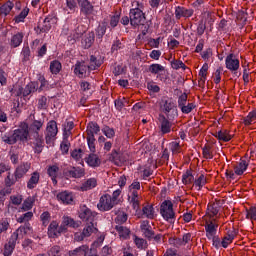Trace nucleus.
<instances>
[{
	"label": "nucleus",
	"instance_id": "2f4dec72",
	"mask_svg": "<svg viewBox=\"0 0 256 256\" xmlns=\"http://www.w3.org/2000/svg\"><path fill=\"white\" fill-rule=\"evenodd\" d=\"M207 211L208 217L210 219H213V217H217V215L219 214V205L215 203L208 204Z\"/></svg>",
	"mask_w": 256,
	"mask_h": 256
},
{
	"label": "nucleus",
	"instance_id": "412c9836",
	"mask_svg": "<svg viewBox=\"0 0 256 256\" xmlns=\"http://www.w3.org/2000/svg\"><path fill=\"white\" fill-rule=\"evenodd\" d=\"M95 43V32H88L82 39V47L89 49Z\"/></svg>",
	"mask_w": 256,
	"mask_h": 256
},
{
	"label": "nucleus",
	"instance_id": "13d9d810",
	"mask_svg": "<svg viewBox=\"0 0 256 256\" xmlns=\"http://www.w3.org/2000/svg\"><path fill=\"white\" fill-rule=\"evenodd\" d=\"M127 219H129V216L125 212H121L117 215L115 222L118 225H123V223H127Z\"/></svg>",
	"mask_w": 256,
	"mask_h": 256
},
{
	"label": "nucleus",
	"instance_id": "bb28decb",
	"mask_svg": "<svg viewBox=\"0 0 256 256\" xmlns=\"http://www.w3.org/2000/svg\"><path fill=\"white\" fill-rule=\"evenodd\" d=\"M149 71L150 73H152V75H157L158 79H160V81H163V78L161 77V72L165 71V68L163 67V65L161 64H151L149 66Z\"/></svg>",
	"mask_w": 256,
	"mask_h": 256
},
{
	"label": "nucleus",
	"instance_id": "7ed1b4c3",
	"mask_svg": "<svg viewBox=\"0 0 256 256\" xmlns=\"http://www.w3.org/2000/svg\"><path fill=\"white\" fill-rule=\"evenodd\" d=\"M249 167V162L247 161H240L233 164L234 170H226L225 175L227 179H231L232 181H235L237 177H241L245 171H247Z\"/></svg>",
	"mask_w": 256,
	"mask_h": 256
},
{
	"label": "nucleus",
	"instance_id": "a211bd4d",
	"mask_svg": "<svg viewBox=\"0 0 256 256\" xmlns=\"http://www.w3.org/2000/svg\"><path fill=\"white\" fill-rule=\"evenodd\" d=\"M29 169H31V164L29 162H26V163L18 166L14 173L16 180L19 181V179H22V177H25V175L27 174V171H29Z\"/></svg>",
	"mask_w": 256,
	"mask_h": 256
},
{
	"label": "nucleus",
	"instance_id": "f3484780",
	"mask_svg": "<svg viewBox=\"0 0 256 256\" xmlns=\"http://www.w3.org/2000/svg\"><path fill=\"white\" fill-rule=\"evenodd\" d=\"M48 237L49 239H57L61 237L59 232V223L57 221H52L48 226Z\"/></svg>",
	"mask_w": 256,
	"mask_h": 256
},
{
	"label": "nucleus",
	"instance_id": "a18cd8bd",
	"mask_svg": "<svg viewBox=\"0 0 256 256\" xmlns=\"http://www.w3.org/2000/svg\"><path fill=\"white\" fill-rule=\"evenodd\" d=\"M111 157H112L113 161H127L128 154L113 151L112 154H111Z\"/></svg>",
	"mask_w": 256,
	"mask_h": 256
},
{
	"label": "nucleus",
	"instance_id": "4c0bfd02",
	"mask_svg": "<svg viewBox=\"0 0 256 256\" xmlns=\"http://www.w3.org/2000/svg\"><path fill=\"white\" fill-rule=\"evenodd\" d=\"M256 121V109L249 112V114L243 119V123L246 126L253 125Z\"/></svg>",
	"mask_w": 256,
	"mask_h": 256
},
{
	"label": "nucleus",
	"instance_id": "0e129e2a",
	"mask_svg": "<svg viewBox=\"0 0 256 256\" xmlns=\"http://www.w3.org/2000/svg\"><path fill=\"white\" fill-rule=\"evenodd\" d=\"M102 133L108 138L113 139L115 137V130L113 128H110L108 126L104 127L102 129Z\"/></svg>",
	"mask_w": 256,
	"mask_h": 256
},
{
	"label": "nucleus",
	"instance_id": "58836bf2",
	"mask_svg": "<svg viewBox=\"0 0 256 256\" xmlns=\"http://www.w3.org/2000/svg\"><path fill=\"white\" fill-rule=\"evenodd\" d=\"M14 4L11 1L6 2L4 5L0 7V13L1 15H9L11 11L13 10Z\"/></svg>",
	"mask_w": 256,
	"mask_h": 256
},
{
	"label": "nucleus",
	"instance_id": "ddd939ff",
	"mask_svg": "<svg viewBox=\"0 0 256 256\" xmlns=\"http://www.w3.org/2000/svg\"><path fill=\"white\" fill-rule=\"evenodd\" d=\"M77 3L80 7V13L84 15V17H89L93 15V11H95V7L89 0H77Z\"/></svg>",
	"mask_w": 256,
	"mask_h": 256
},
{
	"label": "nucleus",
	"instance_id": "7c9ffc66",
	"mask_svg": "<svg viewBox=\"0 0 256 256\" xmlns=\"http://www.w3.org/2000/svg\"><path fill=\"white\" fill-rule=\"evenodd\" d=\"M115 230L117 231V233L122 239H127L129 235H131V230H129V228L122 225L115 226Z\"/></svg>",
	"mask_w": 256,
	"mask_h": 256
},
{
	"label": "nucleus",
	"instance_id": "c756f323",
	"mask_svg": "<svg viewBox=\"0 0 256 256\" xmlns=\"http://www.w3.org/2000/svg\"><path fill=\"white\" fill-rule=\"evenodd\" d=\"M2 141L7 145H15V143H17L15 131L4 134L2 136Z\"/></svg>",
	"mask_w": 256,
	"mask_h": 256
},
{
	"label": "nucleus",
	"instance_id": "f8f14e48",
	"mask_svg": "<svg viewBox=\"0 0 256 256\" xmlns=\"http://www.w3.org/2000/svg\"><path fill=\"white\" fill-rule=\"evenodd\" d=\"M63 175L64 177H66V179H81V177H85V169L81 167H72L71 169H64Z\"/></svg>",
	"mask_w": 256,
	"mask_h": 256
},
{
	"label": "nucleus",
	"instance_id": "8fccbe9b",
	"mask_svg": "<svg viewBox=\"0 0 256 256\" xmlns=\"http://www.w3.org/2000/svg\"><path fill=\"white\" fill-rule=\"evenodd\" d=\"M207 71H209V65L205 63L199 71V77L202 83H205V81L207 80Z\"/></svg>",
	"mask_w": 256,
	"mask_h": 256
},
{
	"label": "nucleus",
	"instance_id": "69168bd1",
	"mask_svg": "<svg viewBox=\"0 0 256 256\" xmlns=\"http://www.w3.org/2000/svg\"><path fill=\"white\" fill-rule=\"evenodd\" d=\"M48 255L49 256H61V247L60 246H52L49 250H48Z\"/></svg>",
	"mask_w": 256,
	"mask_h": 256
},
{
	"label": "nucleus",
	"instance_id": "9d476101",
	"mask_svg": "<svg viewBox=\"0 0 256 256\" xmlns=\"http://www.w3.org/2000/svg\"><path fill=\"white\" fill-rule=\"evenodd\" d=\"M136 215L139 219H154L157 217V214H155V208L151 204H147L142 207V210L140 209L137 211Z\"/></svg>",
	"mask_w": 256,
	"mask_h": 256
},
{
	"label": "nucleus",
	"instance_id": "2eb2a0df",
	"mask_svg": "<svg viewBox=\"0 0 256 256\" xmlns=\"http://www.w3.org/2000/svg\"><path fill=\"white\" fill-rule=\"evenodd\" d=\"M54 19L53 16L48 15L42 22L40 21L37 26L38 33H49L51 31V23H53Z\"/></svg>",
	"mask_w": 256,
	"mask_h": 256
},
{
	"label": "nucleus",
	"instance_id": "0eeeda50",
	"mask_svg": "<svg viewBox=\"0 0 256 256\" xmlns=\"http://www.w3.org/2000/svg\"><path fill=\"white\" fill-rule=\"evenodd\" d=\"M57 133H59L57 122L54 120L49 121L47 123L46 132H45L46 143L47 144L52 143V141L55 140V137H57Z\"/></svg>",
	"mask_w": 256,
	"mask_h": 256
},
{
	"label": "nucleus",
	"instance_id": "4468645a",
	"mask_svg": "<svg viewBox=\"0 0 256 256\" xmlns=\"http://www.w3.org/2000/svg\"><path fill=\"white\" fill-rule=\"evenodd\" d=\"M217 220L213 219L205 224L206 237L211 241L214 235H217V229H219V224L215 223Z\"/></svg>",
	"mask_w": 256,
	"mask_h": 256
},
{
	"label": "nucleus",
	"instance_id": "9b49d317",
	"mask_svg": "<svg viewBox=\"0 0 256 256\" xmlns=\"http://www.w3.org/2000/svg\"><path fill=\"white\" fill-rule=\"evenodd\" d=\"M194 13H195V10L191 8L176 6L174 15H175V19L179 21V19H189L190 17H193Z\"/></svg>",
	"mask_w": 256,
	"mask_h": 256
},
{
	"label": "nucleus",
	"instance_id": "c85d7f7f",
	"mask_svg": "<svg viewBox=\"0 0 256 256\" xmlns=\"http://www.w3.org/2000/svg\"><path fill=\"white\" fill-rule=\"evenodd\" d=\"M87 69H88L87 65H85L84 63L78 62L75 65L74 73L75 75H77V77L82 78L83 75L87 73Z\"/></svg>",
	"mask_w": 256,
	"mask_h": 256
},
{
	"label": "nucleus",
	"instance_id": "4d7b16f0",
	"mask_svg": "<svg viewBox=\"0 0 256 256\" xmlns=\"http://www.w3.org/2000/svg\"><path fill=\"white\" fill-rule=\"evenodd\" d=\"M246 219L256 221V206H251L249 209L246 210Z\"/></svg>",
	"mask_w": 256,
	"mask_h": 256
},
{
	"label": "nucleus",
	"instance_id": "79ce46f5",
	"mask_svg": "<svg viewBox=\"0 0 256 256\" xmlns=\"http://www.w3.org/2000/svg\"><path fill=\"white\" fill-rule=\"evenodd\" d=\"M105 241V235H100L91 245L90 251H94L96 253L97 249L103 245Z\"/></svg>",
	"mask_w": 256,
	"mask_h": 256
},
{
	"label": "nucleus",
	"instance_id": "39448f33",
	"mask_svg": "<svg viewBox=\"0 0 256 256\" xmlns=\"http://www.w3.org/2000/svg\"><path fill=\"white\" fill-rule=\"evenodd\" d=\"M160 215L168 223H175V211H173V202L165 200L160 206Z\"/></svg>",
	"mask_w": 256,
	"mask_h": 256
},
{
	"label": "nucleus",
	"instance_id": "a878e982",
	"mask_svg": "<svg viewBox=\"0 0 256 256\" xmlns=\"http://www.w3.org/2000/svg\"><path fill=\"white\" fill-rule=\"evenodd\" d=\"M49 177L52 179L53 185H57V177L59 175V168L57 165L49 166L47 169Z\"/></svg>",
	"mask_w": 256,
	"mask_h": 256
},
{
	"label": "nucleus",
	"instance_id": "f03ea898",
	"mask_svg": "<svg viewBox=\"0 0 256 256\" xmlns=\"http://www.w3.org/2000/svg\"><path fill=\"white\" fill-rule=\"evenodd\" d=\"M85 226L82 232H76L74 234V241H85L88 237H91L93 233H99V228H97V222H84Z\"/></svg>",
	"mask_w": 256,
	"mask_h": 256
},
{
	"label": "nucleus",
	"instance_id": "338daca9",
	"mask_svg": "<svg viewBox=\"0 0 256 256\" xmlns=\"http://www.w3.org/2000/svg\"><path fill=\"white\" fill-rule=\"evenodd\" d=\"M47 97L42 96L38 99V109L45 110L47 109Z\"/></svg>",
	"mask_w": 256,
	"mask_h": 256
},
{
	"label": "nucleus",
	"instance_id": "72a5a7b5",
	"mask_svg": "<svg viewBox=\"0 0 256 256\" xmlns=\"http://www.w3.org/2000/svg\"><path fill=\"white\" fill-rule=\"evenodd\" d=\"M235 239V233L230 232L227 235H225L221 241V245L224 249H227L231 243H233V240Z\"/></svg>",
	"mask_w": 256,
	"mask_h": 256
},
{
	"label": "nucleus",
	"instance_id": "6ab92c4d",
	"mask_svg": "<svg viewBox=\"0 0 256 256\" xmlns=\"http://www.w3.org/2000/svg\"><path fill=\"white\" fill-rule=\"evenodd\" d=\"M58 201L64 203V205H71L73 203V192L63 191L57 194Z\"/></svg>",
	"mask_w": 256,
	"mask_h": 256
},
{
	"label": "nucleus",
	"instance_id": "aec40b11",
	"mask_svg": "<svg viewBox=\"0 0 256 256\" xmlns=\"http://www.w3.org/2000/svg\"><path fill=\"white\" fill-rule=\"evenodd\" d=\"M171 127L173 124L165 118V116L160 117V131L162 135H167V133H171Z\"/></svg>",
	"mask_w": 256,
	"mask_h": 256
},
{
	"label": "nucleus",
	"instance_id": "de8ad7c7",
	"mask_svg": "<svg viewBox=\"0 0 256 256\" xmlns=\"http://www.w3.org/2000/svg\"><path fill=\"white\" fill-rule=\"evenodd\" d=\"M40 221L42 222L43 227H47L51 223V213L45 211L40 215Z\"/></svg>",
	"mask_w": 256,
	"mask_h": 256
},
{
	"label": "nucleus",
	"instance_id": "680f3d73",
	"mask_svg": "<svg viewBox=\"0 0 256 256\" xmlns=\"http://www.w3.org/2000/svg\"><path fill=\"white\" fill-rule=\"evenodd\" d=\"M83 155H84V152H83V150L81 148L74 149L71 152V157H72V159H75V161H79V159H82Z\"/></svg>",
	"mask_w": 256,
	"mask_h": 256
},
{
	"label": "nucleus",
	"instance_id": "e2e57ef3",
	"mask_svg": "<svg viewBox=\"0 0 256 256\" xmlns=\"http://www.w3.org/2000/svg\"><path fill=\"white\" fill-rule=\"evenodd\" d=\"M62 223L65 224L66 227H77V223L75 222V220L69 216H64Z\"/></svg>",
	"mask_w": 256,
	"mask_h": 256
},
{
	"label": "nucleus",
	"instance_id": "774afa93",
	"mask_svg": "<svg viewBox=\"0 0 256 256\" xmlns=\"http://www.w3.org/2000/svg\"><path fill=\"white\" fill-rule=\"evenodd\" d=\"M13 251H15V246H11L10 244H5L3 255L11 256L13 255Z\"/></svg>",
	"mask_w": 256,
	"mask_h": 256
},
{
	"label": "nucleus",
	"instance_id": "603ef678",
	"mask_svg": "<svg viewBox=\"0 0 256 256\" xmlns=\"http://www.w3.org/2000/svg\"><path fill=\"white\" fill-rule=\"evenodd\" d=\"M33 203H35V198L29 197L27 200H25L22 204V210L23 211H31L33 209Z\"/></svg>",
	"mask_w": 256,
	"mask_h": 256
},
{
	"label": "nucleus",
	"instance_id": "1a4fd4ad",
	"mask_svg": "<svg viewBox=\"0 0 256 256\" xmlns=\"http://www.w3.org/2000/svg\"><path fill=\"white\" fill-rule=\"evenodd\" d=\"M115 205L117 204L111 199V195L104 194L101 196L97 207L99 211H111Z\"/></svg>",
	"mask_w": 256,
	"mask_h": 256
},
{
	"label": "nucleus",
	"instance_id": "49530a36",
	"mask_svg": "<svg viewBox=\"0 0 256 256\" xmlns=\"http://www.w3.org/2000/svg\"><path fill=\"white\" fill-rule=\"evenodd\" d=\"M33 219V212L28 211L17 218L18 223H29Z\"/></svg>",
	"mask_w": 256,
	"mask_h": 256
},
{
	"label": "nucleus",
	"instance_id": "20e7f679",
	"mask_svg": "<svg viewBox=\"0 0 256 256\" xmlns=\"http://www.w3.org/2000/svg\"><path fill=\"white\" fill-rule=\"evenodd\" d=\"M78 217L83 221V223H96L97 222V212L91 210L85 204H80L78 210Z\"/></svg>",
	"mask_w": 256,
	"mask_h": 256
},
{
	"label": "nucleus",
	"instance_id": "37998d69",
	"mask_svg": "<svg viewBox=\"0 0 256 256\" xmlns=\"http://www.w3.org/2000/svg\"><path fill=\"white\" fill-rule=\"evenodd\" d=\"M195 187H198V191H201L205 185H207V178H205V175L201 174L195 181H194Z\"/></svg>",
	"mask_w": 256,
	"mask_h": 256
},
{
	"label": "nucleus",
	"instance_id": "bf43d9fd",
	"mask_svg": "<svg viewBox=\"0 0 256 256\" xmlns=\"http://www.w3.org/2000/svg\"><path fill=\"white\" fill-rule=\"evenodd\" d=\"M86 141L90 153H97V147L95 146V138L86 137Z\"/></svg>",
	"mask_w": 256,
	"mask_h": 256
},
{
	"label": "nucleus",
	"instance_id": "c03bdc74",
	"mask_svg": "<svg viewBox=\"0 0 256 256\" xmlns=\"http://www.w3.org/2000/svg\"><path fill=\"white\" fill-rule=\"evenodd\" d=\"M32 227H31V223H29V222H26V223H24V225H21L16 231H15V233H18V235H19V233L21 234V235H27V233H29V231H32Z\"/></svg>",
	"mask_w": 256,
	"mask_h": 256
},
{
	"label": "nucleus",
	"instance_id": "052dcab7",
	"mask_svg": "<svg viewBox=\"0 0 256 256\" xmlns=\"http://www.w3.org/2000/svg\"><path fill=\"white\" fill-rule=\"evenodd\" d=\"M170 149L173 155H177V153H181V144H179V141H173L170 143Z\"/></svg>",
	"mask_w": 256,
	"mask_h": 256
},
{
	"label": "nucleus",
	"instance_id": "dca6fc26",
	"mask_svg": "<svg viewBox=\"0 0 256 256\" xmlns=\"http://www.w3.org/2000/svg\"><path fill=\"white\" fill-rule=\"evenodd\" d=\"M32 143H33L35 153L43 152V147H45V142L43 140V136L39 135V132L34 133V141Z\"/></svg>",
	"mask_w": 256,
	"mask_h": 256
},
{
	"label": "nucleus",
	"instance_id": "a19ab883",
	"mask_svg": "<svg viewBox=\"0 0 256 256\" xmlns=\"http://www.w3.org/2000/svg\"><path fill=\"white\" fill-rule=\"evenodd\" d=\"M39 89V84L37 82H30L24 89V95H31Z\"/></svg>",
	"mask_w": 256,
	"mask_h": 256
},
{
	"label": "nucleus",
	"instance_id": "6e6552de",
	"mask_svg": "<svg viewBox=\"0 0 256 256\" xmlns=\"http://www.w3.org/2000/svg\"><path fill=\"white\" fill-rule=\"evenodd\" d=\"M14 135L16 137V141L25 143L27 139H29V125L25 122H22L19 128L14 130Z\"/></svg>",
	"mask_w": 256,
	"mask_h": 256
},
{
	"label": "nucleus",
	"instance_id": "ea45409f",
	"mask_svg": "<svg viewBox=\"0 0 256 256\" xmlns=\"http://www.w3.org/2000/svg\"><path fill=\"white\" fill-rule=\"evenodd\" d=\"M162 111H164L166 115H169L170 112L175 111V103L171 100H166L162 105Z\"/></svg>",
	"mask_w": 256,
	"mask_h": 256
},
{
	"label": "nucleus",
	"instance_id": "e433bc0d",
	"mask_svg": "<svg viewBox=\"0 0 256 256\" xmlns=\"http://www.w3.org/2000/svg\"><path fill=\"white\" fill-rule=\"evenodd\" d=\"M128 201L137 215V212L141 209V201L139 200V197H130L128 198Z\"/></svg>",
	"mask_w": 256,
	"mask_h": 256
},
{
	"label": "nucleus",
	"instance_id": "473e14b6",
	"mask_svg": "<svg viewBox=\"0 0 256 256\" xmlns=\"http://www.w3.org/2000/svg\"><path fill=\"white\" fill-rule=\"evenodd\" d=\"M21 43H23V33L18 32L12 36L10 45H11V47L16 48V47H19V45H21Z\"/></svg>",
	"mask_w": 256,
	"mask_h": 256
},
{
	"label": "nucleus",
	"instance_id": "4be33fe9",
	"mask_svg": "<svg viewBox=\"0 0 256 256\" xmlns=\"http://www.w3.org/2000/svg\"><path fill=\"white\" fill-rule=\"evenodd\" d=\"M99 131H101L99 124L95 123V122H90L87 125V129H86L87 136L86 137L95 138V135H97V133H99Z\"/></svg>",
	"mask_w": 256,
	"mask_h": 256
},
{
	"label": "nucleus",
	"instance_id": "864d4df0",
	"mask_svg": "<svg viewBox=\"0 0 256 256\" xmlns=\"http://www.w3.org/2000/svg\"><path fill=\"white\" fill-rule=\"evenodd\" d=\"M171 67H172V69H175L176 71L179 69H183V71H185V69H187V66L181 60H173L171 62Z\"/></svg>",
	"mask_w": 256,
	"mask_h": 256
},
{
	"label": "nucleus",
	"instance_id": "f257e3e1",
	"mask_svg": "<svg viewBox=\"0 0 256 256\" xmlns=\"http://www.w3.org/2000/svg\"><path fill=\"white\" fill-rule=\"evenodd\" d=\"M132 7L130 9V25L132 27H139L145 25V13L141 10V3L139 1L132 2Z\"/></svg>",
	"mask_w": 256,
	"mask_h": 256
},
{
	"label": "nucleus",
	"instance_id": "6e6d98bb",
	"mask_svg": "<svg viewBox=\"0 0 256 256\" xmlns=\"http://www.w3.org/2000/svg\"><path fill=\"white\" fill-rule=\"evenodd\" d=\"M163 41V38L158 37V38H150L148 40V45L149 47H152L153 49H159V45L161 44V42Z\"/></svg>",
	"mask_w": 256,
	"mask_h": 256
},
{
	"label": "nucleus",
	"instance_id": "b1692460",
	"mask_svg": "<svg viewBox=\"0 0 256 256\" xmlns=\"http://www.w3.org/2000/svg\"><path fill=\"white\" fill-rule=\"evenodd\" d=\"M89 252V246L88 245H81L74 250H70L68 252L69 256H85V253Z\"/></svg>",
	"mask_w": 256,
	"mask_h": 256
},
{
	"label": "nucleus",
	"instance_id": "f704fd0d",
	"mask_svg": "<svg viewBox=\"0 0 256 256\" xmlns=\"http://www.w3.org/2000/svg\"><path fill=\"white\" fill-rule=\"evenodd\" d=\"M195 181V176H193V172L191 170H187L186 173L182 175V183L184 185H191Z\"/></svg>",
	"mask_w": 256,
	"mask_h": 256
},
{
	"label": "nucleus",
	"instance_id": "3c124183",
	"mask_svg": "<svg viewBox=\"0 0 256 256\" xmlns=\"http://www.w3.org/2000/svg\"><path fill=\"white\" fill-rule=\"evenodd\" d=\"M29 15V8H24L18 16L15 17V23H23L25 18Z\"/></svg>",
	"mask_w": 256,
	"mask_h": 256
},
{
	"label": "nucleus",
	"instance_id": "5701e85b",
	"mask_svg": "<svg viewBox=\"0 0 256 256\" xmlns=\"http://www.w3.org/2000/svg\"><path fill=\"white\" fill-rule=\"evenodd\" d=\"M95 187H97V179L89 178L82 183L80 191H91V189H95Z\"/></svg>",
	"mask_w": 256,
	"mask_h": 256
},
{
	"label": "nucleus",
	"instance_id": "c9c22d12",
	"mask_svg": "<svg viewBox=\"0 0 256 256\" xmlns=\"http://www.w3.org/2000/svg\"><path fill=\"white\" fill-rule=\"evenodd\" d=\"M62 65H61V62H59V60H53L51 63H50V71H51V74L52 75H58V73L61 72V69H62Z\"/></svg>",
	"mask_w": 256,
	"mask_h": 256
},
{
	"label": "nucleus",
	"instance_id": "423d86ee",
	"mask_svg": "<svg viewBox=\"0 0 256 256\" xmlns=\"http://www.w3.org/2000/svg\"><path fill=\"white\" fill-rule=\"evenodd\" d=\"M225 66L228 71L234 73V77H241V73H238L240 62L239 59L235 56V54L231 53L225 58Z\"/></svg>",
	"mask_w": 256,
	"mask_h": 256
},
{
	"label": "nucleus",
	"instance_id": "5fc2aeb1",
	"mask_svg": "<svg viewBox=\"0 0 256 256\" xmlns=\"http://www.w3.org/2000/svg\"><path fill=\"white\" fill-rule=\"evenodd\" d=\"M107 33V26L105 24H101L96 29V37L97 39H103V36Z\"/></svg>",
	"mask_w": 256,
	"mask_h": 256
},
{
	"label": "nucleus",
	"instance_id": "09e8293b",
	"mask_svg": "<svg viewBox=\"0 0 256 256\" xmlns=\"http://www.w3.org/2000/svg\"><path fill=\"white\" fill-rule=\"evenodd\" d=\"M195 107V103H186L183 106H180L179 109L184 115H189V113H191Z\"/></svg>",
	"mask_w": 256,
	"mask_h": 256
},
{
	"label": "nucleus",
	"instance_id": "393cba45",
	"mask_svg": "<svg viewBox=\"0 0 256 256\" xmlns=\"http://www.w3.org/2000/svg\"><path fill=\"white\" fill-rule=\"evenodd\" d=\"M214 137L219 139V141H224V143H227L233 139V135H231L228 130H220L214 134Z\"/></svg>",
	"mask_w": 256,
	"mask_h": 256
},
{
	"label": "nucleus",
	"instance_id": "cd10ccee",
	"mask_svg": "<svg viewBox=\"0 0 256 256\" xmlns=\"http://www.w3.org/2000/svg\"><path fill=\"white\" fill-rule=\"evenodd\" d=\"M40 175L39 172H33L30 179L27 182L28 189H35L39 184Z\"/></svg>",
	"mask_w": 256,
	"mask_h": 256
}]
</instances>
